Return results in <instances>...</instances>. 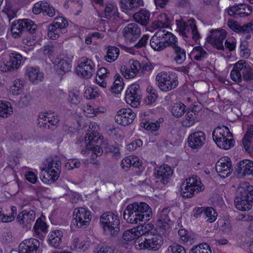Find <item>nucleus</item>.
<instances>
[{"label":"nucleus","mask_w":253,"mask_h":253,"mask_svg":"<svg viewBox=\"0 0 253 253\" xmlns=\"http://www.w3.org/2000/svg\"><path fill=\"white\" fill-rule=\"evenodd\" d=\"M114 5L111 3H108L105 6L104 10L105 18L109 19L111 17L112 11L114 10Z\"/></svg>","instance_id":"nucleus-63"},{"label":"nucleus","mask_w":253,"mask_h":253,"mask_svg":"<svg viewBox=\"0 0 253 253\" xmlns=\"http://www.w3.org/2000/svg\"><path fill=\"white\" fill-rule=\"evenodd\" d=\"M143 6V0H121V8L123 11L129 13Z\"/></svg>","instance_id":"nucleus-28"},{"label":"nucleus","mask_w":253,"mask_h":253,"mask_svg":"<svg viewBox=\"0 0 253 253\" xmlns=\"http://www.w3.org/2000/svg\"><path fill=\"white\" fill-rule=\"evenodd\" d=\"M177 29L180 34L187 38H191L195 42L200 38V34L194 19H190L187 22L182 19L176 20Z\"/></svg>","instance_id":"nucleus-8"},{"label":"nucleus","mask_w":253,"mask_h":253,"mask_svg":"<svg viewBox=\"0 0 253 253\" xmlns=\"http://www.w3.org/2000/svg\"><path fill=\"white\" fill-rule=\"evenodd\" d=\"M13 113V108L9 102L0 101V118H7Z\"/></svg>","instance_id":"nucleus-41"},{"label":"nucleus","mask_w":253,"mask_h":253,"mask_svg":"<svg viewBox=\"0 0 253 253\" xmlns=\"http://www.w3.org/2000/svg\"><path fill=\"white\" fill-rule=\"evenodd\" d=\"M25 75L32 83L36 84L42 82L43 79V74L40 71L39 68L33 67L26 68Z\"/></svg>","instance_id":"nucleus-29"},{"label":"nucleus","mask_w":253,"mask_h":253,"mask_svg":"<svg viewBox=\"0 0 253 253\" xmlns=\"http://www.w3.org/2000/svg\"><path fill=\"white\" fill-rule=\"evenodd\" d=\"M31 98V95L29 94L24 95L21 97V99L19 102V105L21 107L28 106L30 104Z\"/></svg>","instance_id":"nucleus-60"},{"label":"nucleus","mask_w":253,"mask_h":253,"mask_svg":"<svg viewBox=\"0 0 253 253\" xmlns=\"http://www.w3.org/2000/svg\"><path fill=\"white\" fill-rule=\"evenodd\" d=\"M126 100L127 103L136 108L139 105L141 98V90L138 84H131L126 92Z\"/></svg>","instance_id":"nucleus-12"},{"label":"nucleus","mask_w":253,"mask_h":253,"mask_svg":"<svg viewBox=\"0 0 253 253\" xmlns=\"http://www.w3.org/2000/svg\"><path fill=\"white\" fill-rule=\"evenodd\" d=\"M144 127L148 130L156 131L160 128V123L153 122H146L143 124Z\"/></svg>","instance_id":"nucleus-55"},{"label":"nucleus","mask_w":253,"mask_h":253,"mask_svg":"<svg viewBox=\"0 0 253 253\" xmlns=\"http://www.w3.org/2000/svg\"><path fill=\"white\" fill-rule=\"evenodd\" d=\"M204 215L207 218V221L212 223L216 220L217 213L212 208L207 207L205 209Z\"/></svg>","instance_id":"nucleus-49"},{"label":"nucleus","mask_w":253,"mask_h":253,"mask_svg":"<svg viewBox=\"0 0 253 253\" xmlns=\"http://www.w3.org/2000/svg\"><path fill=\"white\" fill-rule=\"evenodd\" d=\"M201 105H194L186 113L185 120L183 122V126L189 127L193 126L199 120V113L201 110Z\"/></svg>","instance_id":"nucleus-23"},{"label":"nucleus","mask_w":253,"mask_h":253,"mask_svg":"<svg viewBox=\"0 0 253 253\" xmlns=\"http://www.w3.org/2000/svg\"><path fill=\"white\" fill-rule=\"evenodd\" d=\"M66 32L65 28L61 29L53 23L48 26V36L51 39L55 40L58 38L60 34Z\"/></svg>","instance_id":"nucleus-38"},{"label":"nucleus","mask_w":253,"mask_h":253,"mask_svg":"<svg viewBox=\"0 0 253 253\" xmlns=\"http://www.w3.org/2000/svg\"><path fill=\"white\" fill-rule=\"evenodd\" d=\"M172 173L173 170L167 165H163L155 169V182L158 184V187H161L160 184L165 185L168 183Z\"/></svg>","instance_id":"nucleus-13"},{"label":"nucleus","mask_w":253,"mask_h":253,"mask_svg":"<svg viewBox=\"0 0 253 253\" xmlns=\"http://www.w3.org/2000/svg\"><path fill=\"white\" fill-rule=\"evenodd\" d=\"M36 218L35 212L33 210L23 211L17 216V221L23 227L31 228Z\"/></svg>","instance_id":"nucleus-21"},{"label":"nucleus","mask_w":253,"mask_h":253,"mask_svg":"<svg viewBox=\"0 0 253 253\" xmlns=\"http://www.w3.org/2000/svg\"><path fill=\"white\" fill-rule=\"evenodd\" d=\"M51 115L50 113H41L39 115L38 119V125L40 127L45 128H52V126H55L58 124L59 119L56 116H50Z\"/></svg>","instance_id":"nucleus-19"},{"label":"nucleus","mask_w":253,"mask_h":253,"mask_svg":"<svg viewBox=\"0 0 253 253\" xmlns=\"http://www.w3.org/2000/svg\"><path fill=\"white\" fill-rule=\"evenodd\" d=\"M89 246V244L88 242H80L79 238H75L72 243L71 248L73 250L84 252L88 248Z\"/></svg>","instance_id":"nucleus-45"},{"label":"nucleus","mask_w":253,"mask_h":253,"mask_svg":"<svg viewBox=\"0 0 253 253\" xmlns=\"http://www.w3.org/2000/svg\"><path fill=\"white\" fill-rule=\"evenodd\" d=\"M120 54V50L116 46H109L107 55L105 58L108 62H112L115 61L118 57Z\"/></svg>","instance_id":"nucleus-44"},{"label":"nucleus","mask_w":253,"mask_h":253,"mask_svg":"<svg viewBox=\"0 0 253 253\" xmlns=\"http://www.w3.org/2000/svg\"><path fill=\"white\" fill-rule=\"evenodd\" d=\"M238 174L241 176L253 175V162L244 160L239 162L235 167Z\"/></svg>","instance_id":"nucleus-26"},{"label":"nucleus","mask_w":253,"mask_h":253,"mask_svg":"<svg viewBox=\"0 0 253 253\" xmlns=\"http://www.w3.org/2000/svg\"><path fill=\"white\" fill-rule=\"evenodd\" d=\"M100 221L105 234L116 236L120 231V222L119 216L112 212L103 213Z\"/></svg>","instance_id":"nucleus-5"},{"label":"nucleus","mask_w":253,"mask_h":253,"mask_svg":"<svg viewBox=\"0 0 253 253\" xmlns=\"http://www.w3.org/2000/svg\"><path fill=\"white\" fill-rule=\"evenodd\" d=\"M150 45L154 50L159 51H162L167 47V45L165 44L162 39L161 38V33L159 32H156L151 38L150 41Z\"/></svg>","instance_id":"nucleus-31"},{"label":"nucleus","mask_w":253,"mask_h":253,"mask_svg":"<svg viewBox=\"0 0 253 253\" xmlns=\"http://www.w3.org/2000/svg\"><path fill=\"white\" fill-rule=\"evenodd\" d=\"M88 150H92V156H96V157L101 156L103 153V149L99 145H95L94 143L91 144V148Z\"/></svg>","instance_id":"nucleus-62"},{"label":"nucleus","mask_w":253,"mask_h":253,"mask_svg":"<svg viewBox=\"0 0 253 253\" xmlns=\"http://www.w3.org/2000/svg\"><path fill=\"white\" fill-rule=\"evenodd\" d=\"M91 215L89 211L79 208L74 210L72 223L78 228H86L89 224Z\"/></svg>","instance_id":"nucleus-10"},{"label":"nucleus","mask_w":253,"mask_h":253,"mask_svg":"<svg viewBox=\"0 0 253 253\" xmlns=\"http://www.w3.org/2000/svg\"><path fill=\"white\" fill-rule=\"evenodd\" d=\"M80 165L81 163L78 160H72L66 163L65 166L68 170H72L75 168H79Z\"/></svg>","instance_id":"nucleus-58"},{"label":"nucleus","mask_w":253,"mask_h":253,"mask_svg":"<svg viewBox=\"0 0 253 253\" xmlns=\"http://www.w3.org/2000/svg\"><path fill=\"white\" fill-rule=\"evenodd\" d=\"M42 1V14L44 15H48L49 17H53L55 13V9L53 7H50L49 4L44 1Z\"/></svg>","instance_id":"nucleus-50"},{"label":"nucleus","mask_w":253,"mask_h":253,"mask_svg":"<svg viewBox=\"0 0 253 253\" xmlns=\"http://www.w3.org/2000/svg\"><path fill=\"white\" fill-rule=\"evenodd\" d=\"M189 253H211V251L208 244L202 243L193 247Z\"/></svg>","instance_id":"nucleus-46"},{"label":"nucleus","mask_w":253,"mask_h":253,"mask_svg":"<svg viewBox=\"0 0 253 253\" xmlns=\"http://www.w3.org/2000/svg\"><path fill=\"white\" fill-rule=\"evenodd\" d=\"M212 135L213 140H217V139H219L225 136L233 137V135L230 132L229 128L225 126L216 127L213 130Z\"/></svg>","instance_id":"nucleus-34"},{"label":"nucleus","mask_w":253,"mask_h":253,"mask_svg":"<svg viewBox=\"0 0 253 253\" xmlns=\"http://www.w3.org/2000/svg\"><path fill=\"white\" fill-rule=\"evenodd\" d=\"M168 253H186L185 249L181 245L173 244L168 248Z\"/></svg>","instance_id":"nucleus-53"},{"label":"nucleus","mask_w":253,"mask_h":253,"mask_svg":"<svg viewBox=\"0 0 253 253\" xmlns=\"http://www.w3.org/2000/svg\"><path fill=\"white\" fill-rule=\"evenodd\" d=\"M24 81L16 79L14 81L13 85L10 87V92L14 95H18L24 89Z\"/></svg>","instance_id":"nucleus-47"},{"label":"nucleus","mask_w":253,"mask_h":253,"mask_svg":"<svg viewBox=\"0 0 253 253\" xmlns=\"http://www.w3.org/2000/svg\"><path fill=\"white\" fill-rule=\"evenodd\" d=\"M231 78L236 83H241L242 79L246 82L253 80V68L245 60H241L234 64L230 74Z\"/></svg>","instance_id":"nucleus-4"},{"label":"nucleus","mask_w":253,"mask_h":253,"mask_svg":"<svg viewBox=\"0 0 253 253\" xmlns=\"http://www.w3.org/2000/svg\"><path fill=\"white\" fill-rule=\"evenodd\" d=\"M215 169L219 175L223 178L228 177L232 172V164L228 157L222 158L216 163Z\"/></svg>","instance_id":"nucleus-17"},{"label":"nucleus","mask_w":253,"mask_h":253,"mask_svg":"<svg viewBox=\"0 0 253 253\" xmlns=\"http://www.w3.org/2000/svg\"><path fill=\"white\" fill-rule=\"evenodd\" d=\"M206 142V135L204 132L199 131L191 133L188 137L189 146L193 149L201 148Z\"/></svg>","instance_id":"nucleus-20"},{"label":"nucleus","mask_w":253,"mask_h":253,"mask_svg":"<svg viewBox=\"0 0 253 253\" xmlns=\"http://www.w3.org/2000/svg\"><path fill=\"white\" fill-rule=\"evenodd\" d=\"M95 72L94 64L92 61L85 57L82 58L76 68L77 74L85 79L91 78Z\"/></svg>","instance_id":"nucleus-11"},{"label":"nucleus","mask_w":253,"mask_h":253,"mask_svg":"<svg viewBox=\"0 0 253 253\" xmlns=\"http://www.w3.org/2000/svg\"><path fill=\"white\" fill-rule=\"evenodd\" d=\"M135 117V114L131 109L122 108L118 111L115 120L118 124L126 126L132 123Z\"/></svg>","instance_id":"nucleus-16"},{"label":"nucleus","mask_w":253,"mask_h":253,"mask_svg":"<svg viewBox=\"0 0 253 253\" xmlns=\"http://www.w3.org/2000/svg\"><path fill=\"white\" fill-rule=\"evenodd\" d=\"M156 82L159 88L169 91L176 88L178 84V77L175 72H162L156 77Z\"/></svg>","instance_id":"nucleus-6"},{"label":"nucleus","mask_w":253,"mask_h":253,"mask_svg":"<svg viewBox=\"0 0 253 253\" xmlns=\"http://www.w3.org/2000/svg\"><path fill=\"white\" fill-rule=\"evenodd\" d=\"M55 67L57 71L60 74H62L69 72L71 69V65L66 59H57L55 61Z\"/></svg>","instance_id":"nucleus-40"},{"label":"nucleus","mask_w":253,"mask_h":253,"mask_svg":"<svg viewBox=\"0 0 253 253\" xmlns=\"http://www.w3.org/2000/svg\"><path fill=\"white\" fill-rule=\"evenodd\" d=\"M226 37V32L225 30H213L211 32V35L207 38V42L217 49L224 50V46L223 43Z\"/></svg>","instance_id":"nucleus-15"},{"label":"nucleus","mask_w":253,"mask_h":253,"mask_svg":"<svg viewBox=\"0 0 253 253\" xmlns=\"http://www.w3.org/2000/svg\"><path fill=\"white\" fill-rule=\"evenodd\" d=\"M131 156L125 157L121 162V167L125 170H127L132 166Z\"/></svg>","instance_id":"nucleus-61"},{"label":"nucleus","mask_w":253,"mask_h":253,"mask_svg":"<svg viewBox=\"0 0 253 253\" xmlns=\"http://www.w3.org/2000/svg\"><path fill=\"white\" fill-rule=\"evenodd\" d=\"M134 21L143 25L146 26L150 21V13L146 9H141L133 15Z\"/></svg>","instance_id":"nucleus-30"},{"label":"nucleus","mask_w":253,"mask_h":253,"mask_svg":"<svg viewBox=\"0 0 253 253\" xmlns=\"http://www.w3.org/2000/svg\"><path fill=\"white\" fill-rule=\"evenodd\" d=\"M140 62L138 60L131 59L127 66L121 68V73L123 76L127 79L134 78L137 74H139Z\"/></svg>","instance_id":"nucleus-18"},{"label":"nucleus","mask_w":253,"mask_h":253,"mask_svg":"<svg viewBox=\"0 0 253 253\" xmlns=\"http://www.w3.org/2000/svg\"><path fill=\"white\" fill-rule=\"evenodd\" d=\"M9 61L3 63L0 66V71L3 72L13 71L17 70L20 66L23 59L22 56L17 52H13L9 55Z\"/></svg>","instance_id":"nucleus-14"},{"label":"nucleus","mask_w":253,"mask_h":253,"mask_svg":"<svg viewBox=\"0 0 253 253\" xmlns=\"http://www.w3.org/2000/svg\"><path fill=\"white\" fill-rule=\"evenodd\" d=\"M185 108V105L182 103H175L172 107L171 112L174 116L179 118L184 114Z\"/></svg>","instance_id":"nucleus-48"},{"label":"nucleus","mask_w":253,"mask_h":253,"mask_svg":"<svg viewBox=\"0 0 253 253\" xmlns=\"http://www.w3.org/2000/svg\"><path fill=\"white\" fill-rule=\"evenodd\" d=\"M98 133L92 132L89 133L87 139L85 138V147L86 149H90L91 148V144L96 143L98 140Z\"/></svg>","instance_id":"nucleus-51"},{"label":"nucleus","mask_w":253,"mask_h":253,"mask_svg":"<svg viewBox=\"0 0 253 253\" xmlns=\"http://www.w3.org/2000/svg\"><path fill=\"white\" fill-rule=\"evenodd\" d=\"M142 143V140L139 139L135 140L127 145V149L130 151L134 150L137 147H141Z\"/></svg>","instance_id":"nucleus-59"},{"label":"nucleus","mask_w":253,"mask_h":253,"mask_svg":"<svg viewBox=\"0 0 253 253\" xmlns=\"http://www.w3.org/2000/svg\"><path fill=\"white\" fill-rule=\"evenodd\" d=\"M245 7H247L243 3H241L237 5H234L229 9L228 11V14L236 18H237L239 16L244 17V14H245V12L243 10H244V8H245Z\"/></svg>","instance_id":"nucleus-42"},{"label":"nucleus","mask_w":253,"mask_h":253,"mask_svg":"<svg viewBox=\"0 0 253 253\" xmlns=\"http://www.w3.org/2000/svg\"><path fill=\"white\" fill-rule=\"evenodd\" d=\"M61 166V161L58 157H49L46 159V170H43L41 178L43 183L51 184L59 177Z\"/></svg>","instance_id":"nucleus-3"},{"label":"nucleus","mask_w":253,"mask_h":253,"mask_svg":"<svg viewBox=\"0 0 253 253\" xmlns=\"http://www.w3.org/2000/svg\"><path fill=\"white\" fill-rule=\"evenodd\" d=\"M163 238L160 235H153L151 238L145 239L143 248L149 250L156 251L158 250L163 244Z\"/></svg>","instance_id":"nucleus-25"},{"label":"nucleus","mask_w":253,"mask_h":253,"mask_svg":"<svg viewBox=\"0 0 253 253\" xmlns=\"http://www.w3.org/2000/svg\"><path fill=\"white\" fill-rule=\"evenodd\" d=\"M81 100V98L79 91H70L69 92L68 100L71 103L77 105L80 103Z\"/></svg>","instance_id":"nucleus-52"},{"label":"nucleus","mask_w":253,"mask_h":253,"mask_svg":"<svg viewBox=\"0 0 253 253\" xmlns=\"http://www.w3.org/2000/svg\"><path fill=\"white\" fill-rule=\"evenodd\" d=\"M153 66L152 64L149 62L140 63V68H139V74L140 75L144 74L146 72H149L152 70Z\"/></svg>","instance_id":"nucleus-54"},{"label":"nucleus","mask_w":253,"mask_h":253,"mask_svg":"<svg viewBox=\"0 0 253 253\" xmlns=\"http://www.w3.org/2000/svg\"><path fill=\"white\" fill-rule=\"evenodd\" d=\"M62 237L63 232L61 230L52 231L48 235V243L55 248H58L61 243Z\"/></svg>","instance_id":"nucleus-33"},{"label":"nucleus","mask_w":253,"mask_h":253,"mask_svg":"<svg viewBox=\"0 0 253 253\" xmlns=\"http://www.w3.org/2000/svg\"><path fill=\"white\" fill-rule=\"evenodd\" d=\"M123 238L124 240L126 241H131L137 239V237L135 233L132 231V229L126 231L123 234Z\"/></svg>","instance_id":"nucleus-56"},{"label":"nucleus","mask_w":253,"mask_h":253,"mask_svg":"<svg viewBox=\"0 0 253 253\" xmlns=\"http://www.w3.org/2000/svg\"><path fill=\"white\" fill-rule=\"evenodd\" d=\"M109 74V71L104 67L100 68L96 72L97 77L105 79L108 77V76Z\"/></svg>","instance_id":"nucleus-64"},{"label":"nucleus","mask_w":253,"mask_h":253,"mask_svg":"<svg viewBox=\"0 0 253 253\" xmlns=\"http://www.w3.org/2000/svg\"><path fill=\"white\" fill-rule=\"evenodd\" d=\"M227 25L231 29L237 33H248L253 30V23L252 22L241 26L236 21L228 20Z\"/></svg>","instance_id":"nucleus-27"},{"label":"nucleus","mask_w":253,"mask_h":253,"mask_svg":"<svg viewBox=\"0 0 253 253\" xmlns=\"http://www.w3.org/2000/svg\"><path fill=\"white\" fill-rule=\"evenodd\" d=\"M159 33H161V38L164 41L165 44L167 47L170 46L171 47L173 45L177 43L176 38L170 32L160 31Z\"/></svg>","instance_id":"nucleus-39"},{"label":"nucleus","mask_w":253,"mask_h":253,"mask_svg":"<svg viewBox=\"0 0 253 253\" xmlns=\"http://www.w3.org/2000/svg\"><path fill=\"white\" fill-rule=\"evenodd\" d=\"M217 146L225 150L229 149L234 145V140L232 137H227L226 136L217 139V140H214Z\"/></svg>","instance_id":"nucleus-36"},{"label":"nucleus","mask_w":253,"mask_h":253,"mask_svg":"<svg viewBox=\"0 0 253 253\" xmlns=\"http://www.w3.org/2000/svg\"><path fill=\"white\" fill-rule=\"evenodd\" d=\"M37 29V25L30 19H20L14 21L11 27V32L14 38H18L25 33L35 34Z\"/></svg>","instance_id":"nucleus-9"},{"label":"nucleus","mask_w":253,"mask_h":253,"mask_svg":"<svg viewBox=\"0 0 253 253\" xmlns=\"http://www.w3.org/2000/svg\"><path fill=\"white\" fill-rule=\"evenodd\" d=\"M173 50V60L178 64H181L186 59V51L185 49L180 47L178 42L173 45L171 47Z\"/></svg>","instance_id":"nucleus-32"},{"label":"nucleus","mask_w":253,"mask_h":253,"mask_svg":"<svg viewBox=\"0 0 253 253\" xmlns=\"http://www.w3.org/2000/svg\"><path fill=\"white\" fill-rule=\"evenodd\" d=\"M204 190L200 178L195 175L187 178L181 185V195L184 198H189Z\"/></svg>","instance_id":"nucleus-7"},{"label":"nucleus","mask_w":253,"mask_h":253,"mask_svg":"<svg viewBox=\"0 0 253 253\" xmlns=\"http://www.w3.org/2000/svg\"><path fill=\"white\" fill-rule=\"evenodd\" d=\"M191 54L194 55V59L197 61H202L208 57L207 52L201 46L193 48Z\"/></svg>","instance_id":"nucleus-43"},{"label":"nucleus","mask_w":253,"mask_h":253,"mask_svg":"<svg viewBox=\"0 0 253 253\" xmlns=\"http://www.w3.org/2000/svg\"><path fill=\"white\" fill-rule=\"evenodd\" d=\"M152 216L151 209L144 202L128 205L123 213L124 218L130 224H141L142 222H147Z\"/></svg>","instance_id":"nucleus-1"},{"label":"nucleus","mask_w":253,"mask_h":253,"mask_svg":"<svg viewBox=\"0 0 253 253\" xmlns=\"http://www.w3.org/2000/svg\"><path fill=\"white\" fill-rule=\"evenodd\" d=\"M66 32L65 28L61 29L53 23L48 26V36L51 39L55 40L58 38L60 34Z\"/></svg>","instance_id":"nucleus-37"},{"label":"nucleus","mask_w":253,"mask_h":253,"mask_svg":"<svg viewBox=\"0 0 253 253\" xmlns=\"http://www.w3.org/2000/svg\"><path fill=\"white\" fill-rule=\"evenodd\" d=\"M39 246V241L36 239L25 240L19 246V253H36Z\"/></svg>","instance_id":"nucleus-24"},{"label":"nucleus","mask_w":253,"mask_h":253,"mask_svg":"<svg viewBox=\"0 0 253 253\" xmlns=\"http://www.w3.org/2000/svg\"><path fill=\"white\" fill-rule=\"evenodd\" d=\"M53 23L61 29L65 28L68 26V23L63 17H57L53 22Z\"/></svg>","instance_id":"nucleus-57"},{"label":"nucleus","mask_w":253,"mask_h":253,"mask_svg":"<svg viewBox=\"0 0 253 253\" xmlns=\"http://www.w3.org/2000/svg\"><path fill=\"white\" fill-rule=\"evenodd\" d=\"M168 209H164L160 213L159 217L157 221V226L163 229H167L169 227L170 221L168 215Z\"/></svg>","instance_id":"nucleus-35"},{"label":"nucleus","mask_w":253,"mask_h":253,"mask_svg":"<svg viewBox=\"0 0 253 253\" xmlns=\"http://www.w3.org/2000/svg\"><path fill=\"white\" fill-rule=\"evenodd\" d=\"M140 29L136 23L128 24L123 30V34L126 39L131 42L140 36Z\"/></svg>","instance_id":"nucleus-22"},{"label":"nucleus","mask_w":253,"mask_h":253,"mask_svg":"<svg viewBox=\"0 0 253 253\" xmlns=\"http://www.w3.org/2000/svg\"><path fill=\"white\" fill-rule=\"evenodd\" d=\"M236 208L240 211H247L253 205V186L248 182H241L236 191L234 200Z\"/></svg>","instance_id":"nucleus-2"}]
</instances>
